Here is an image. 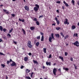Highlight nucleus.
Here are the masks:
<instances>
[{
    "instance_id": "49",
    "label": "nucleus",
    "mask_w": 79,
    "mask_h": 79,
    "mask_svg": "<svg viewBox=\"0 0 79 79\" xmlns=\"http://www.w3.org/2000/svg\"><path fill=\"white\" fill-rule=\"evenodd\" d=\"M60 3H61V2H60V1L56 2V3H57L60 4Z\"/></svg>"
},
{
    "instance_id": "58",
    "label": "nucleus",
    "mask_w": 79,
    "mask_h": 79,
    "mask_svg": "<svg viewBox=\"0 0 79 79\" xmlns=\"http://www.w3.org/2000/svg\"><path fill=\"white\" fill-rule=\"evenodd\" d=\"M58 71H60V73H61V69H58Z\"/></svg>"
},
{
    "instance_id": "63",
    "label": "nucleus",
    "mask_w": 79,
    "mask_h": 79,
    "mask_svg": "<svg viewBox=\"0 0 79 79\" xmlns=\"http://www.w3.org/2000/svg\"><path fill=\"white\" fill-rule=\"evenodd\" d=\"M56 12H57V13H59V10H57Z\"/></svg>"
},
{
    "instance_id": "12",
    "label": "nucleus",
    "mask_w": 79,
    "mask_h": 79,
    "mask_svg": "<svg viewBox=\"0 0 79 79\" xmlns=\"http://www.w3.org/2000/svg\"><path fill=\"white\" fill-rule=\"evenodd\" d=\"M19 20L20 21H22V23H24L25 22L24 19H23L22 20V19H21L19 18Z\"/></svg>"
},
{
    "instance_id": "53",
    "label": "nucleus",
    "mask_w": 79,
    "mask_h": 79,
    "mask_svg": "<svg viewBox=\"0 0 79 79\" xmlns=\"http://www.w3.org/2000/svg\"><path fill=\"white\" fill-rule=\"evenodd\" d=\"M29 55H30V56H31V55H32V54L31 52H29L28 54Z\"/></svg>"
},
{
    "instance_id": "38",
    "label": "nucleus",
    "mask_w": 79,
    "mask_h": 79,
    "mask_svg": "<svg viewBox=\"0 0 79 79\" xmlns=\"http://www.w3.org/2000/svg\"><path fill=\"white\" fill-rule=\"evenodd\" d=\"M44 17V16L43 15H40L39 17V18H42Z\"/></svg>"
},
{
    "instance_id": "35",
    "label": "nucleus",
    "mask_w": 79,
    "mask_h": 79,
    "mask_svg": "<svg viewBox=\"0 0 79 79\" xmlns=\"http://www.w3.org/2000/svg\"><path fill=\"white\" fill-rule=\"evenodd\" d=\"M72 3H73V5H74V3H75V2L74 1V0H72Z\"/></svg>"
},
{
    "instance_id": "50",
    "label": "nucleus",
    "mask_w": 79,
    "mask_h": 79,
    "mask_svg": "<svg viewBox=\"0 0 79 79\" xmlns=\"http://www.w3.org/2000/svg\"><path fill=\"white\" fill-rule=\"evenodd\" d=\"M3 10L4 12H6V10L5 9H3Z\"/></svg>"
},
{
    "instance_id": "46",
    "label": "nucleus",
    "mask_w": 79,
    "mask_h": 79,
    "mask_svg": "<svg viewBox=\"0 0 79 79\" xmlns=\"http://www.w3.org/2000/svg\"><path fill=\"white\" fill-rule=\"evenodd\" d=\"M65 56H67L68 55V53L67 52H65Z\"/></svg>"
},
{
    "instance_id": "13",
    "label": "nucleus",
    "mask_w": 79,
    "mask_h": 79,
    "mask_svg": "<svg viewBox=\"0 0 79 79\" xmlns=\"http://www.w3.org/2000/svg\"><path fill=\"white\" fill-rule=\"evenodd\" d=\"M52 38L51 37H49V41L50 42H52Z\"/></svg>"
},
{
    "instance_id": "11",
    "label": "nucleus",
    "mask_w": 79,
    "mask_h": 79,
    "mask_svg": "<svg viewBox=\"0 0 79 79\" xmlns=\"http://www.w3.org/2000/svg\"><path fill=\"white\" fill-rule=\"evenodd\" d=\"M33 62L35 63V64H38V62L36 60H33Z\"/></svg>"
},
{
    "instance_id": "3",
    "label": "nucleus",
    "mask_w": 79,
    "mask_h": 79,
    "mask_svg": "<svg viewBox=\"0 0 79 79\" xmlns=\"http://www.w3.org/2000/svg\"><path fill=\"white\" fill-rule=\"evenodd\" d=\"M73 45H76V47H79V43L78 41H76L75 42L72 43Z\"/></svg>"
},
{
    "instance_id": "54",
    "label": "nucleus",
    "mask_w": 79,
    "mask_h": 79,
    "mask_svg": "<svg viewBox=\"0 0 79 79\" xmlns=\"http://www.w3.org/2000/svg\"><path fill=\"white\" fill-rule=\"evenodd\" d=\"M2 42H3V40H2V39H0V43Z\"/></svg>"
},
{
    "instance_id": "51",
    "label": "nucleus",
    "mask_w": 79,
    "mask_h": 79,
    "mask_svg": "<svg viewBox=\"0 0 79 79\" xmlns=\"http://www.w3.org/2000/svg\"><path fill=\"white\" fill-rule=\"evenodd\" d=\"M13 42L14 43V44H17V42H16L15 41H13Z\"/></svg>"
},
{
    "instance_id": "29",
    "label": "nucleus",
    "mask_w": 79,
    "mask_h": 79,
    "mask_svg": "<svg viewBox=\"0 0 79 79\" xmlns=\"http://www.w3.org/2000/svg\"><path fill=\"white\" fill-rule=\"evenodd\" d=\"M36 23L37 25H38V26H39V25H40V23H39V21H36Z\"/></svg>"
},
{
    "instance_id": "2",
    "label": "nucleus",
    "mask_w": 79,
    "mask_h": 79,
    "mask_svg": "<svg viewBox=\"0 0 79 79\" xmlns=\"http://www.w3.org/2000/svg\"><path fill=\"white\" fill-rule=\"evenodd\" d=\"M27 46L29 48H31L32 47V44L31 43V41L29 40L28 41V42L27 43Z\"/></svg>"
},
{
    "instance_id": "34",
    "label": "nucleus",
    "mask_w": 79,
    "mask_h": 79,
    "mask_svg": "<svg viewBox=\"0 0 79 79\" xmlns=\"http://www.w3.org/2000/svg\"><path fill=\"white\" fill-rule=\"evenodd\" d=\"M33 74H34V72H32L31 73V74L30 75L31 77V78L32 77V76H33Z\"/></svg>"
},
{
    "instance_id": "7",
    "label": "nucleus",
    "mask_w": 79,
    "mask_h": 79,
    "mask_svg": "<svg viewBox=\"0 0 79 79\" xmlns=\"http://www.w3.org/2000/svg\"><path fill=\"white\" fill-rule=\"evenodd\" d=\"M38 8H38L37 7H34V10L35 12H37V11L39 10Z\"/></svg>"
},
{
    "instance_id": "18",
    "label": "nucleus",
    "mask_w": 79,
    "mask_h": 79,
    "mask_svg": "<svg viewBox=\"0 0 79 79\" xmlns=\"http://www.w3.org/2000/svg\"><path fill=\"white\" fill-rule=\"evenodd\" d=\"M77 33H74L73 35V37H78Z\"/></svg>"
},
{
    "instance_id": "20",
    "label": "nucleus",
    "mask_w": 79,
    "mask_h": 79,
    "mask_svg": "<svg viewBox=\"0 0 79 79\" xmlns=\"http://www.w3.org/2000/svg\"><path fill=\"white\" fill-rule=\"evenodd\" d=\"M22 31L23 32L24 34H26V31L24 30V29H22Z\"/></svg>"
},
{
    "instance_id": "16",
    "label": "nucleus",
    "mask_w": 79,
    "mask_h": 79,
    "mask_svg": "<svg viewBox=\"0 0 79 79\" xmlns=\"http://www.w3.org/2000/svg\"><path fill=\"white\" fill-rule=\"evenodd\" d=\"M44 35H42L41 38V41H44Z\"/></svg>"
},
{
    "instance_id": "61",
    "label": "nucleus",
    "mask_w": 79,
    "mask_h": 79,
    "mask_svg": "<svg viewBox=\"0 0 79 79\" xmlns=\"http://www.w3.org/2000/svg\"><path fill=\"white\" fill-rule=\"evenodd\" d=\"M62 8L63 10H64V6H62Z\"/></svg>"
},
{
    "instance_id": "8",
    "label": "nucleus",
    "mask_w": 79,
    "mask_h": 79,
    "mask_svg": "<svg viewBox=\"0 0 79 79\" xmlns=\"http://www.w3.org/2000/svg\"><path fill=\"white\" fill-rule=\"evenodd\" d=\"M59 59H61L62 61H64V60L63 59V57L61 56H59Z\"/></svg>"
},
{
    "instance_id": "31",
    "label": "nucleus",
    "mask_w": 79,
    "mask_h": 79,
    "mask_svg": "<svg viewBox=\"0 0 79 79\" xmlns=\"http://www.w3.org/2000/svg\"><path fill=\"white\" fill-rule=\"evenodd\" d=\"M13 28H11L10 30H9V33H11V32H12V31H13Z\"/></svg>"
},
{
    "instance_id": "43",
    "label": "nucleus",
    "mask_w": 79,
    "mask_h": 79,
    "mask_svg": "<svg viewBox=\"0 0 79 79\" xmlns=\"http://www.w3.org/2000/svg\"><path fill=\"white\" fill-rule=\"evenodd\" d=\"M55 19L56 21H58V18H57L56 17L55 18Z\"/></svg>"
},
{
    "instance_id": "57",
    "label": "nucleus",
    "mask_w": 79,
    "mask_h": 79,
    "mask_svg": "<svg viewBox=\"0 0 79 79\" xmlns=\"http://www.w3.org/2000/svg\"><path fill=\"white\" fill-rule=\"evenodd\" d=\"M40 34L41 35H44V33H43L41 32L40 33Z\"/></svg>"
},
{
    "instance_id": "9",
    "label": "nucleus",
    "mask_w": 79,
    "mask_h": 79,
    "mask_svg": "<svg viewBox=\"0 0 79 79\" xmlns=\"http://www.w3.org/2000/svg\"><path fill=\"white\" fill-rule=\"evenodd\" d=\"M46 64L47 65V66H48V65H49V66H51V64H50L51 63L50 62H48L47 61L46 62Z\"/></svg>"
},
{
    "instance_id": "62",
    "label": "nucleus",
    "mask_w": 79,
    "mask_h": 79,
    "mask_svg": "<svg viewBox=\"0 0 79 79\" xmlns=\"http://www.w3.org/2000/svg\"><path fill=\"white\" fill-rule=\"evenodd\" d=\"M77 4L78 5H79V1H78L77 2Z\"/></svg>"
},
{
    "instance_id": "27",
    "label": "nucleus",
    "mask_w": 79,
    "mask_h": 79,
    "mask_svg": "<svg viewBox=\"0 0 79 79\" xmlns=\"http://www.w3.org/2000/svg\"><path fill=\"white\" fill-rule=\"evenodd\" d=\"M51 37L52 39H54V36H53V33H52L51 34Z\"/></svg>"
},
{
    "instance_id": "36",
    "label": "nucleus",
    "mask_w": 79,
    "mask_h": 79,
    "mask_svg": "<svg viewBox=\"0 0 79 79\" xmlns=\"http://www.w3.org/2000/svg\"><path fill=\"white\" fill-rule=\"evenodd\" d=\"M26 79H31V77H26Z\"/></svg>"
},
{
    "instance_id": "37",
    "label": "nucleus",
    "mask_w": 79,
    "mask_h": 79,
    "mask_svg": "<svg viewBox=\"0 0 79 79\" xmlns=\"http://www.w3.org/2000/svg\"><path fill=\"white\" fill-rule=\"evenodd\" d=\"M65 6H67V7H68V6H69V5H68V3H66L65 4Z\"/></svg>"
},
{
    "instance_id": "64",
    "label": "nucleus",
    "mask_w": 79,
    "mask_h": 79,
    "mask_svg": "<svg viewBox=\"0 0 79 79\" xmlns=\"http://www.w3.org/2000/svg\"><path fill=\"white\" fill-rule=\"evenodd\" d=\"M3 38L4 39H7V38H6V37H3Z\"/></svg>"
},
{
    "instance_id": "60",
    "label": "nucleus",
    "mask_w": 79,
    "mask_h": 79,
    "mask_svg": "<svg viewBox=\"0 0 79 79\" xmlns=\"http://www.w3.org/2000/svg\"><path fill=\"white\" fill-rule=\"evenodd\" d=\"M63 3L64 4H65V5L66 4V2L64 1Z\"/></svg>"
},
{
    "instance_id": "25",
    "label": "nucleus",
    "mask_w": 79,
    "mask_h": 79,
    "mask_svg": "<svg viewBox=\"0 0 79 79\" xmlns=\"http://www.w3.org/2000/svg\"><path fill=\"white\" fill-rule=\"evenodd\" d=\"M35 6H36V7H37V8H39L40 7L39 5L37 4H35Z\"/></svg>"
},
{
    "instance_id": "22",
    "label": "nucleus",
    "mask_w": 79,
    "mask_h": 79,
    "mask_svg": "<svg viewBox=\"0 0 79 79\" xmlns=\"http://www.w3.org/2000/svg\"><path fill=\"white\" fill-rule=\"evenodd\" d=\"M72 29H74L76 28V26L74 25H73L72 27Z\"/></svg>"
},
{
    "instance_id": "59",
    "label": "nucleus",
    "mask_w": 79,
    "mask_h": 79,
    "mask_svg": "<svg viewBox=\"0 0 79 79\" xmlns=\"http://www.w3.org/2000/svg\"><path fill=\"white\" fill-rule=\"evenodd\" d=\"M60 35H63V33L62 32H61V33H60Z\"/></svg>"
},
{
    "instance_id": "19",
    "label": "nucleus",
    "mask_w": 79,
    "mask_h": 79,
    "mask_svg": "<svg viewBox=\"0 0 79 79\" xmlns=\"http://www.w3.org/2000/svg\"><path fill=\"white\" fill-rule=\"evenodd\" d=\"M46 48H43V51L45 53H47V51H46Z\"/></svg>"
},
{
    "instance_id": "33",
    "label": "nucleus",
    "mask_w": 79,
    "mask_h": 79,
    "mask_svg": "<svg viewBox=\"0 0 79 79\" xmlns=\"http://www.w3.org/2000/svg\"><path fill=\"white\" fill-rule=\"evenodd\" d=\"M0 30L1 31H3V27H2L1 26H0Z\"/></svg>"
},
{
    "instance_id": "26",
    "label": "nucleus",
    "mask_w": 79,
    "mask_h": 79,
    "mask_svg": "<svg viewBox=\"0 0 79 79\" xmlns=\"http://www.w3.org/2000/svg\"><path fill=\"white\" fill-rule=\"evenodd\" d=\"M63 69L65 70V71H68V68H65L64 67H63Z\"/></svg>"
},
{
    "instance_id": "52",
    "label": "nucleus",
    "mask_w": 79,
    "mask_h": 79,
    "mask_svg": "<svg viewBox=\"0 0 79 79\" xmlns=\"http://www.w3.org/2000/svg\"><path fill=\"white\" fill-rule=\"evenodd\" d=\"M52 26H55V25H56V23H54L52 24Z\"/></svg>"
},
{
    "instance_id": "10",
    "label": "nucleus",
    "mask_w": 79,
    "mask_h": 79,
    "mask_svg": "<svg viewBox=\"0 0 79 79\" xmlns=\"http://www.w3.org/2000/svg\"><path fill=\"white\" fill-rule=\"evenodd\" d=\"M24 60L25 61H27L28 60V57H25L24 58Z\"/></svg>"
},
{
    "instance_id": "6",
    "label": "nucleus",
    "mask_w": 79,
    "mask_h": 79,
    "mask_svg": "<svg viewBox=\"0 0 79 79\" xmlns=\"http://www.w3.org/2000/svg\"><path fill=\"white\" fill-rule=\"evenodd\" d=\"M24 8H25V10H27V11H29V7H28V6H25L24 7Z\"/></svg>"
},
{
    "instance_id": "45",
    "label": "nucleus",
    "mask_w": 79,
    "mask_h": 79,
    "mask_svg": "<svg viewBox=\"0 0 79 79\" xmlns=\"http://www.w3.org/2000/svg\"><path fill=\"white\" fill-rule=\"evenodd\" d=\"M48 58H52V55L51 54L49 55Z\"/></svg>"
},
{
    "instance_id": "21",
    "label": "nucleus",
    "mask_w": 79,
    "mask_h": 79,
    "mask_svg": "<svg viewBox=\"0 0 79 79\" xmlns=\"http://www.w3.org/2000/svg\"><path fill=\"white\" fill-rule=\"evenodd\" d=\"M56 29L58 31L59 30H60V29H61V28L60 27H56Z\"/></svg>"
},
{
    "instance_id": "32",
    "label": "nucleus",
    "mask_w": 79,
    "mask_h": 79,
    "mask_svg": "<svg viewBox=\"0 0 79 79\" xmlns=\"http://www.w3.org/2000/svg\"><path fill=\"white\" fill-rule=\"evenodd\" d=\"M33 21H37V19L36 18H35L33 20Z\"/></svg>"
},
{
    "instance_id": "44",
    "label": "nucleus",
    "mask_w": 79,
    "mask_h": 79,
    "mask_svg": "<svg viewBox=\"0 0 79 79\" xmlns=\"http://www.w3.org/2000/svg\"><path fill=\"white\" fill-rule=\"evenodd\" d=\"M21 69H23L24 68V66L22 65L20 67Z\"/></svg>"
},
{
    "instance_id": "48",
    "label": "nucleus",
    "mask_w": 79,
    "mask_h": 79,
    "mask_svg": "<svg viewBox=\"0 0 79 79\" xmlns=\"http://www.w3.org/2000/svg\"><path fill=\"white\" fill-rule=\"evenodd\" d=\"M11 15L13 16V17H15V15L14 14H11Z\"/></svg>"
},
{
    "instance_id": "56",
    "label": "nucleus",
    "mask_w": 79,
    "mask_h": 79,
    "mask_svg": "<svg viewBox=\"0 0 79 79\" xmlns=\"http://www.w3.org/2000/svg\"><path fill=\"white\" fill-rule=\"evenodd\" d=\"M42 67H43V69H45V66H44V65Z\"/></svg>"
},
{
    "instance_id": "39",
    "label": "nucleus",
    "mask_w": 79,
    "mask_h": 79,
    "mask_svg": "<svg viewBox=\"0 0 79 79\" xmlns=\"http://www.w3.org/2000/svg\"><path fill=\"white\" fill-rule=\"evenodd\" d=\"M74 66L75 67V69H77L76 68H77V66H76V64H73Z\"/></svg>"
},
{
    "instance_id": "4",
    "label": "nucleus",
    "mask_w": 79,
    "mask_h": 79,
    "mask_svg": "<svg viewBox=\"0 0 79 79\" xmlns=\"http://www.w3.org/2000/svg\"><path fill=\"white\" fill-rule=\"evenodd\" d=\"M57 71V70H56V69L55 68H54L53 69V73L55 75V76H56V73Z\"/></svg>"
},
{
    "instance_id": "15",
    "label": "nucleus",
    "mask_w": 79,
    "mask_h": 79,
    "mask_svg": "<svg viewBox=\"0 0 79 79\" xmlns=\"http://www.w3.org/2000/svg\"><path fill=\"white\" fill-rule=\"evenodd\" d=\"M30 29L31 31H33V30L35 29V27H30Z\"/></svg>"
},
{
    "instance_id": "30",
    "label": "nucleus",
    "mask_w": 79,
    "mask_h": 79,
    "mask_svg": "<svg viewBox=\"0 0 79 79\" xmlns=\"http://www.w3.org/2000/svg\"><path fill=\"white\" fill-rule=\"evenodd\" d=\"M68 37H69V36L68 35H67L65 36L64 39H67V38H68Z\"/></svg>"
},
{
    "instance_id": "40",
    "label": "nucleus",
    "mask_w": 79,
    "mask_h": 79,
    "mask_svg": "<svg viewBox=\"0 0 79 79\" xmlns=\"http://www.w3.org/2000/svg\"><path fill=\"white\" fill-rule=\"evenodd\" d=\"M6 31H7V30L6 28H4L3 29V31H4V32H6Z\"/></svg>"
},
{
    "instance_id": "55",
    "label": "nucleus",
    "mask_w": 79,
    "mask_h": 79,
    "mask_svg": "<svg viewBox=\"0 0 79 79\" xmlns=\"http://www.w3.org/2000/svg\"><path fill=\"white\" fill-rule=\"evenodd\" d=\"M70 60L72 61H73V58H71L70 59Z\"/></svg>"
},
{
    "instance_id": "14",
    "label": "nucleus",
    "mask_w": 79,
    "mask_h": 79,
    "mask_svg": "<svg viewBox=\"0 0 79 79\" xmlns=\"http://www.w3.org/2000/svg\"><path fill=\"white\" fill-rule=\"evenodd\" d=\"M55 35L56 37H57V38H60V35H59V34H55Z\"/></svg>"
},
{
    "instance_id": "23",
    "label": "nucleus",
    "mask_w": 79,
    "mask_h": 79,
    "mask_svg": "<svg viewBox=\"0 0 79 79\" xmlns=\"http://www.w3.org/2000/svg\"><path fill=\"white\" fill-rule=\"evenodd\" d=\"M39 44H40V43L39 42H38L36 43V45L37 47H38L39 46Z\"/></svg>"
},
{
    "instance_id": "24",
    "label": "nucleus",
    "mask_w": 79,
    "mask_h": 79,
    "mask_svg": "<svg viewBox=\"0 0 79 79\" xmlns=\"http://www.w3.org/2000/svg\"><path fill=\"white\" fill-rule=\"evenodd\" d=\"M56 21V23L58 25H59V24L60 23V21H59V20H57Z\"/></svg>"
},
{
    "instance_id": "5",
    "label": "nucleus",
    "mask_w": 79,
    "mask_h": 79,
    "mask_svg": "<svg viewBox=\"0 0 79 79\" xmlns=\"http://www.w3.org/2000/svg\"><path fill=\"white\" fill-rule=\"evenodd\" d=\"M68 19H65V21L64 22V24H67V25H68L69 24V23L68 22Z\"/></svg>"
},
{
    "instance_id": "17",
    "label": "nucleus",
    "mask_w": 79,
    "mask_h": 79,
    "mask_svg": "<svg viewBox=\"0 0 79 79\" xmlns=\"http://www.w3.org/2000/svg\"><path fill=\"white\" fill-rule=\"evenodd\" d=\"M31 72V71L29 70V69H26V73H30V72Z\"/></svg>"
},
{
    "instance_id": "28",
    "label": "nucleus",
    "mask_w": 79,
    "mask_h": 79,
    "mask_svg": "<svg viewBox=\"0 0 79 79\" xmlns=\"http://www.w3.org/2000/svg\"><path fill=\"white\" fill-rule=\"evenodd\" d=\"M36 39H38V40H39L40 39V36H37L36 37Z\"/></svg>"
},
{
    "instance_id": "41",
    "label": "nucleus",
    "mask_w": 79,
    "mask_h": 79,
    "mask_svg": "<svg viewBox=\"0 0 79 79\" xmlns=\"http://www.w3.org/2000/svg\"><path fill=\"white\" fill-rule=\"evenodd\" d=\"M3 68H4L5 66V65L4 64H1Z\"/></svg>"
},
{
    "instance_id": "1",
    "label": "nucleus",
    "mask_w": 79,
    "mask_h": 79,
    "mask_svg": "<svg viewBox=\"0 0 79 79\" xmlns=\"http://www.w3.org/2000/svg\"><path fill=\"white\" fill-rule=\"evenodd\" d=\"M11 62H12V63L10 64V66H15L16 65V63H15L14 61H13L11 59H10V61H7V64H9V63H11Z\"/></svg>"
},
{
    "instance_id": "42",
    "label": "nucleus",
    "mask_w": 79,
    "mask_h": 79,
    "mask_svg": "<svg viewBox=\"0 0 79 79\" xmlns=\"http://www.w3.org/2000/svg\"><path fill=\"white\" fill-rule=\"evenodd\" d=\"M7 36H9V37H11V35L9 33H8L7 34Z\"/></svg>"
},
{
    "instance_id": "47",
    "label": "nucleus",
    "mask_w": 79,
    "mask_h": 79,
    "mask_svg": "<svg viewBox=\"0 0 79 79\" xmlns=\"http://www.w3.org/2000/svg\"><path fill=\"white\" fill-rule=\"evenodd\" d=\"M0 55H4V54L2 52H0Z\"/></svg>"
}]
</instances>
